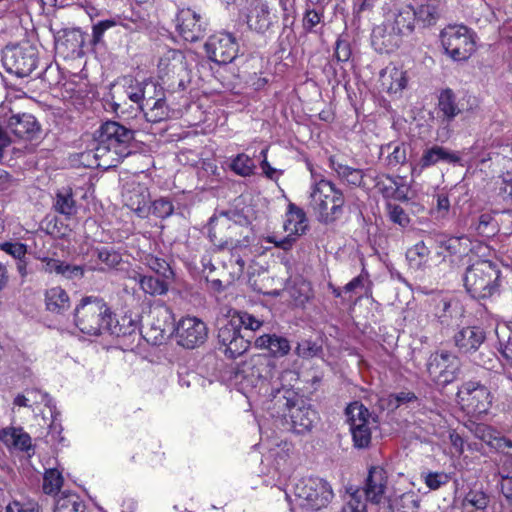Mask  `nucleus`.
<instances>
[{
    "label": "nucleus",
    "instance_id": "obj_1",
    "mask_svg": "<svg viewBox=\"0 0 512 512\" xmlns=\"http://www.w3.org/2000/svg\"><path fill=\"white\" fill-rule=\"evenodd\" d=\"M96 145L81 153V163L87 167H116L132 153L135 131L116 121H107L97 130Z\"/></svg>",
    "mask_w": 512,
    "mask_h": 512
},
{
    "label": "nucleus",
    "instance_id": "obj_2",
    "mask_svg": "<svg viewBox=\"0 0 512 512\" xmlns=\"http://www.w3.org/2000/svg\"><path fill=\"white\" fill-rule=\"evenodd\" d=\"M272 400L285 407L283 417L289 429L297 434L311 431L317 420V412L301 396L290 388L272 387Z\"/></svg>",
    "mask_w": 512,
    "mask_h": 512
},
{
    "label": "nucleus",
    "instance_id": "obj_3",
    "mask_svg": "<svg viewBox=\"0 0 512 512\" xmlns=\"http://www.w3.org/2000/svg\"><path fill=\"white\" fill-rule=\"evenodd\" d=\"M345 197L336 185L325 178L315 181L310 193V207L317 220L331 224L343 215Z\"/></svg>",
    "mask_w": 512,
    "mask_h": 512
},
{
    "label": "nucleus",
    "instance_id": "obj_4",
    "mask_svg": "<svg viewBox=\"0 0 512 512\" xmlns=\"http://www.w3.org/2000/svg\"><path fill=\"white\" fill-rule=\"evenodd\" d=\"M73 315L74 324L82 333L98 336L109 326L112 311L103 298L85 296L75 306Z\"/></svg>",
    "mask_w": 512,
    "mask_h": 512
},
{
    "label": "nucleus",
    "instance_id": "obj_5",
    "mask_svg": "<svg viewBox=\"0 0 512 512\" xmlns=\"http://www.w3.org/2000/svg\"><path fill=\"white\" fill-rule=\"evenodd\" d=\"M500 270L489 260H477L466 268L463 281L466 291L475 299H486L499 290Z\"/></svg>",
    "mask_w": 512,
    "mask_h": 512
},
{
    "label": "nucleus",
    "instance_id": "obj_6",
    "mask_svg": "<svg viewBox=\"0 0 512 512\" xmlns=\"http://www.w3.org/2000/svg\"><path fill=\"white\" fill-rule=\"evenodd\" d=\"M293 493L300 506L313 511L327 507L334 497L331 485L319 477L299 479L294 485Z\"/></svg>",
    "mask_w": 512,
    "mask_h": 512
},
{
    "label": "nucleus",
    "instance_id": "obj_7",
    "mask_svg": "<svg viewBox=\"0 0 512 512\" xmlns=\"http://www.w3.org/2000/svg\"><path fill=\"white\" fill-rule=\"evenodd\" d=\"M38 50L28 41L7 45L2 51L4 69L17 77L29 76L37 67Z\"/></svg>",
    "mask_w": 512,
    "mask_h": 512
},
{
    "label": "nucleus",
    "instance_id": "obj_8",
    "mask_svg": "<svg viewBox=\"0 0 512 512\" xmlns=\"http://www.w3.org/2000/svg\"><path fill=\"white\" fill-rule=\"evenodd\" d=\"M440 41L454 61H465L475 51V33L465 25H448L440 32Z\"/></svg>",
    "mask_w": 512,
    "mask_h": 512
},
{
    "label": "nucleus",
    "instance_id": "obj_9",
    "mask_svg": "<svg viewBox=\"0 0 512 512\" xmlns=\"http://www.w3.org/2000/svg\"><path fill=\"white\" fill-rule=\"evenodd\" d=\"M276 372V364L271 358L256 354L237 367L235 378L247 387L265 386L274 378Z\"/></svg>",
    "mask_w": 512,
    "mask_h": 512
},
{
    "label": "nucleus",
    "instance_id": "obj_10",
    "mask_svg": "<svg viewBox=\"0 0 512 512\" xmlns=\"http://www.w3.org/2000/svg\"><path fill=\"white\" fill-rule=\"evenodd\" d=\"M426 366L430 379L444 387L459 378L462 364L456 355L441 351L431 354Z\"/></svg>",
    "mask_w": 512,
    "mask_h": 512
},
{
    "label": "nucleus",
    "instance_id": "obj_11",
    "mask_svg": "<svg viewBox=\"0 0 512 512\" xmlns=\"http://www.w3.org/2000/svg\"><path fill=\"white\" fill-rule=\"evenodd\" d=\"M217 344L219 351L227 358L235 359L249 349L251 341L241 333L235 321L229 317L218 322Z\"/></svg>",
    "mask_w": 512,
    "mask_h": 512
},
{
    "label": "nucleus",
    "instance_id": "obj_12",
    "mask_svg": "<svg viewBox=\"0 0 512 512\" xmlns=\"http://www.w3.org/2000/svg\"><path fill=\"white\" fill-rule=\"evenodd\" d=\"M457 398L462 408L475 416L486 414L492 403L489 389L477 381H467L461 385Z\"/></svg>",
    "mask_w": 512,
    "mask_h": 512
},
{
    "label": "nucleus",
    "instance_id": "obj_13",
    "mask_svg": "<svg viewBox=\"0 0 512 512\" xmlns=\"http://www.w3.org/2000/svg\"><path fill=\"white\" fill-rule=\"evenodd\" d=\"M354 446L368 448L371 443V413L361 402L355 401L346 408Z\"/></svg>",
    "mask_w": 512,
    "mask_h": 512
},
{
    "label": "nucleus",
    "instance_id": "obj_14",
    "mask_svg": "<svg viewBox=\"0 0 512 512\" xmlns=\"http://www.w3.org/2000/svg\"><path fill=\"white\" fill-rule=\"evenodd\" d=\"M147 341L153 344L162 343L175 331L174 317L169 307L159 305L150 310L148 315Z\"/></svg>",
    "mask_w": 512,
    "mask_h": 512
},
{
    "label": "nucleus",
    "instance_id": "obj_15",
    "mask_svg": "<svg viewBox=\"0 0 512 512\" xmlns=\"http://www.w3.org/2000/svg\"><path fill=\"white\" fill-rule=\"evenodd\" d=\"M240 229L235 223L229 222V219H217L211 217L208 226V237L218 250H235L240 246Z\"/></svg>",
    "mask_w": 512,
    "mask_h": 512
},
{
    "label": "nucleus",
    "instance_id": "obj_16",
    "mask_svg": "<svg viewBox=\"0 0 512 512\" xmlns=\"http://www.w3.org/2000/svg\"><path fill=\"white\" fill-rule=\"evenodd\" d=\"M388 483V473L384 467L370 466L362 487L366 501L375 505L384 504L389 496Z\"/></svg>",
    "mask_w": 512,
    "mask_h": 512
},
{
    "label": "nucleus",
    "instance_id": "obj_17",
    "mask_svg": "<svg viewBox=\"0 0 512 512\" xmlns=\"http://www.w3.org/2000/svg\"><path fill=\"white\" fill-rule=\"evenodd\" d=\"M205 50L211 61L226 65L236 58L239 46L232 34L219 33L209 38L205 44Z\"/></svg>",
    "mask_w": 512,
    "mask_h": 512
},
{
    "label": "nucleus",
    "instance_id": "obj_18",
    "mask_svg": "<svg viewBox=\"0 0 512 512\" xmlns=\"http://www.w3.org/2000/svg\"><path fill=\"white\" fill-rule=\"evenodd\" d=\"M175 331L177 343L186 349H194L204 344L208 335L206 324L196 317L182 318Z\"/></svg>",
    "mask_w": 512,
    "mask_h": 512
},
{
    "label": "nucleus",
    "instance_id": "obj_19",
    "mask_svg": "<svg viewBox=\"0 0 512 512\" xmlns=\"http://www.w3.org/2000/svg\"><path fill=\"white\" fill-rule=\"evenodd\" d=\"M437 114L440 124L448 127L458 116L465 111H469L464 103V99H458L456 93L451 88L442 89L437 97Z\"/></svg>",
    "mask_w": 512,
    "mask_h": 512
},
{
    "label": "nucleus",
    "instance_id": "obj_20",
    "mask_svg": "<svg viewBox=\"0 0 512 512\" xmlns=\"http://www.w3.org/2000/svg\"><path fill=\"white\" fill-rule=\"evenodd\" d=\"M177 20L178 31L186 41L196 42L205 37L208 23L196 11L190 8L182 10Z\"/></svg>",
    "mask_w": 512,
    "mask_h": 512
},
{
    "label": "nucleus",
    "instance_id": "obj_21",
    "mask_svg": "<svg viewBox=\"0 0 512 512\" xmlns=\"http://www.w3.org/2000/svg\"><path fill=\"white\" fill-rule=\"evenodd\" d=\"M6 129L21 139L34 140L41 134L40 124L28 113L12 114L6 121Z\"/></svg>",
    "mask_w": 512,
    "mask_h": 512
},
{
    "label": "nucleus",
    "instance_id": "obj_22",
    "mask_svg": "<svg viewBox=\"0 0 512 512\" xmlns=\"http://www.w3.org/2000/svg\"><path fill=\"white\" fill-rule=\"evenodd\" d=\"M486 339V333L479 326H467L454 335L455 346L462 353L476 352Z\"/></svg>",
    "mask_w": 512,
    "mask_h": 512
},
{
    "label": "nucleus",
    "instance_id": "obj_23",
    "mask_svg": "<svg viewBox=\"0 0 512 512\" xmlns=\"http://www.w3.org/2000/svg\"><path fill=\"white\" fill-rule=\"evenodd\" d=\"M329 167L337 174L343 183L351 187H365L364 177L369 170L350 167L341 162L336 156L329 157Z\"/></svg>",
    "mask_w": 512,
    "mask_h": 512
},
{
    "label": "nucleus",
    "instance_id": "obj_24",
    "mask_svg": "<svg viewBox=\"0 0 512 512\" xmlns=\"http://www.w3.org/2000/svg\"><path fill=\"white\" fill-rule=\"evenodd\" d=\"M254 346L257 349L267 350L273 358H282L291 351L290 341L284 337L273 334H263L254 340Z\"/></svg>",
    "mask_w": 512,
    "mask_h": 512
},
{
    "label": "nucleus",
    "instance_id": "obj_25",
    "mask_svg": "<svg viewBox=\"0 0 512 512\" xmlns=\"http://www.w3.org/2000/svg\"><path fill=\"white\" fill-rule=\"evenodd\" d=\"M460 156L457 152L451 151L443 146L434 145L424 150L418 167L420 172L428 167L434 166L439 162L448 164H456L460 161Z\"/></svg>",
    "mask_w": 512,
    "mask_h": 512
},
{
    "label": "nucleus",
    "instance_id": "obj_26",
    "mask_svg": "<svg viewBox=\"0 0 512 512\" xmlns=\"http://www.w3.org/2000/svg\"><path fill=\"white\" fill-rule=\"evenodd\" d=\"M444 11L441 0H427L414 8L415 21L423 28H429L438 22Z\"/></svg>",
    "mask_w": 512,
    "mask_h": 512
},
{
    "label": "nucleus",
    "instance_id": "obj_27",
    "mask_svg": "<svg viewBox=\"0 0 512 512\" xmlns=\"http://www.w3.org/2000/svg\"><path fill=\"white\" fill-rule=\"evenodd\" d=\"M124 197L126 206L139 217L146 218L150 215V193L146 187L137 185L128 190Z\"/></svg>",
    "mask_w": 512,
    "mask_h": 512
},
{
    "label": "nucleus",
    "instance_id": "obj_28",
    "mask_svg": "<svg viewBox=\"0 0 512 512\" xmlns=\"http://www.w3.org/2000/svg\"><path fill=\"white\" fill-rule=\"evenodd\" d=\"M415 22L414 8L406 5L393 13L391 29L398 36L410 35L415 29Z\"/></svg>",
    "mask_w": 512,
    "mask_h": 512
},
{
    "label": "nucleus",
    "instance_id": "obj_29",
    "mask_svg": "<svg viewBox=\"0 0 512 512\" xmlns=\"http://www.w3.org/2000/svg\"><path fill=\"white\" fill-rule=\"evenodd\" d=\"M109 322L105 332L118 338L135 336L140 330L139 322L131 315H124L120 319H115V315L112 313Z\"/></svg>",
    "mask_w": 512,
    "mask_h": 512
},
{
    "label": "nucleus",
    "instance_id": "obj_30",
    "mask_svg": "<svg viewBox=\"0 0 512 512\" xmlns=\"http://www.w3.org/2000/svg\"><path fill=\"white\" fill-rule=\"evenodd\" d=\"M286 217L284 223V230L286 232L293 233L298 237L305 234L308 226L306 214L302 208L294 203H289Z\"/></svg>",
    "mask_w": 512,
    "mask_h": 512
},
{
    "label": "nucleus",
    "instance_id": "obj_31",
    "mask_svg": "<svg viewBox=\"0 0 512 512\" xmlns=\"http://www.w3.org/2000/svg\"><path fill=\"white\" fill-rule=\"evenodd\" d=\"M45 305L48 311L62 314L70 307L69 295L59 286L52 287L45 293Z\"/></svg>",
    "mask_w": 512,
    "mask_h": 512
},
{
    "label": "nucleus",
    "instance_id": "obj_32",
    "mask_svg": "<svg viewBox=\"0 0 512 512\" xmlns=\"http://www.w3.org/2000/svg\"><path fill=\"white\" fill-rule=\"evenodd\" d=\"M140 288L143 290L145 294H149L151 296L156 295H164L167 293L169 288V283L173 280L170 278L164 277H153L150 275H142L138 274L135 277Z\"/></svg>",
    "mask_w": 512,
    "mask_h": 512
},
{
    "label": "nucleus",
    "instance_id": "obj_33",
    "mask_svg": "<svg viewBox=\"0 0 512 512\" xmlns=\"http://www.w3.org/2000/svg\"><path fill=\"white\" fill-rule=\"evenodd\" d=\"M248 26L258 33L266 32L272 25V17L269 8L264 3L257 4L248 16Z\"/></svg>",
    "mask_w": 512,
    "mask_h": 512
},
{
    "label": "nucleus",
    "instance_id": "obj_34",
    "mask_svg": "<svg viewBox=\"0 0 512 512\" xmlns=\"http://www.w3.org/2000/svg\"><path fill=\"white\" fill-rule=\"evenodd\" d=\"M430 248L421 240L411 246L406 251V260L413 270H423L428 263Z\"/></svg>",
    "mask_w": 512,
    "mask_h": 512
},
{
    "label": "nucleus",
    "instance_id": "obj_35",
    "mask_svg": "<svg viewBox=\"0 0 512 512\" xmlns=\"http://www.w3.org/2000/svg\"><path fill=\"white\" fill-rule=\"evenodd\" d=\"M0 439L21 451L28 452L32 448L31 437L22 428H6L1 431Z\"/></svg>",
    "mask_w": 512,
    "mask_h": 512
},
{
    "label": "nucleus",
    "instance_id": "obj_36",
    "mask_svg": "<svg viewBox=\"0 0 512 512\" xmlns=\"http://www.w3.org/2000/svg\"><path fill=\"white\" fill-rule=\"evenodd\" d=\"M390 512L407 511L412 508H419L420 501L414 493H402L401 495H389L384 503Z\"/></svg>",
    "mask_w": 512,
    "mask_h": 512
},
{
    "label": "nucleus",
    "instance_id": "obj_37",
    "mask_svg": "<svg viewBox=\"0 0 512 512\" xmlns=\"http://www.w3.org/2000/svg\"><path fill=\"white\" fill-rule=\"evenodd\" d=\"M142 111L144 112L146 120L151 123L161 122L169 116V109L166 104L165 96L157 98L156 101L151 104L144 103Z\"/></svg>",
    "mask_w": 512,
    "mask_h": 512
},
{
    "label": "nucleus",
    "instance_id": "obj_38",
    "mask_svg": "<svg viewBox=\"0 0 512 512\" xmlns=\"http://www.w3.org/2000/svg\"><path fill=\"white\" fill-rule=\"evenodd\" d=\"M141 261L158 276L174 279V272L166 259L148 253L142 256Z\"/></svg>",
    "mask_w": 512,
    "mask_h": 512
},
{
    "label": "nucleus",
    "instance_id": "obj_39",
    "mask_svg": "<svg viewBox=\"0 0 512 512\" xmlns=\"http://www.w3.org/2000/svg\"><path fill=\"white\" fill-rule=\"evenodd\" d=\"M230 318L232 321H235V325L241 330L244 328L245 330L257 331L259 330L264 321L255 317L253 314L248 313L247 311L242 310H233L230 312Z\"/></svg>",
    "mask_w": 512,
    "mask_h": 512
},
{
    "label": "nucleus",
    "instance_id": "obj_40",
    "mask_svg": "<svg viewBox=\"0 0 512 512\" xmlns=\"http://www.w3.org/2000/svg\"><path fill=\"white\" fill-rule=\"evenodd\" d=\"M324 18V7H311L306 5L302 18L303 29L308 33H316L317 26L322 23Z\"/></svg>",
    "mask_w": 512,
    "mask_h": 512
},
{
    "label": "nucleus",
    "instance_id": "obj_41",
    "mask_svg": "<svg viewBox=\"0 0 512 512\" xmlns=\"http://www.w3.org/2000/svg\"><path fill=\"white\" fill-rule=\"evenodd\" d=\"M54 208L58 213L65 216L76 213V202L70 189H63L56 194Z\"/></svg>",
    "mask_w": 512,
    "mask_h": 512
},
{
    "label": "nucleus",
    "instance_id": "obj_42",
    "mask_svg": "<svg viewBox=\"0 0 512 512\" xmlns=\"http://www.w3.org/2000/svg\"><path fill=\"white\" fill-rule=\"evenodd\" d=\"M85 505L76 494H64L55 504L54 512H84Z\"/></svg>",
    "mask_w": 512,
    "mask_h": 512
},
{
    "label": "nucleus",
    "instance_id": "obj_43",
    "mask_svg": "<svg viewBox=\"0 0 512 512\" xmlns=\"http://www.w3.org/2000/svg\"><path fill=\"white\" fill-rule=\"evenodd\" d=\"M498 475L501 479L500 487L503 496L512 507V467L511 464H501L498 468Z\"/></svg>",
    "mask_w": 512,
    "mask_h": 512
},
{
    "label": "nucleus",
    "instance_id": "obj_44",
    "mask_svg": "<svg viewBox=\"0 0 512 512\" xmlns=\"http://www.w3.org/2000/svg\"><path fill=\"white\" fill-rule=\"evenodd\" d=\"M322 346L311 339H303L297 343L295 354L303 359H311L322 354Z\"/></svg>",
    "mask_w": 512,
    "mask_h": 512
},
{
    "label": "nucleus",
    "instance_id": "obj_45",
    "mask_svg": "<svg viewBox=\"0 0 512 512\" xmlns=\"http://www.w3.org/2000/svg\"><path fill=\"white\" fill-rule=\"evenodd\" d=\"M150 214L154 215L159 219H166L170 217L174 212V206L169 198L161 197L154 200L149 205Z\"/></svg>",
    "mask_w": 512,
    "mask_h": 512
},
{
    "label": "nucleus",
    "instance_id": "obj_46",
    "mask_svg": "<svg viewBox=\"0 0 512 512\" xmlns=\"http://www.w3.org/2000/svg\"><path fill=\"white\" fill-rule=\"evenodd\" d=\"M231 169L238 175L246 177L250 176L253 173L255 168V164L253 159H251L246 154H239L233 159L231 165Z\"/></svg>",
    "mask_w": 512,
    "mask_h": 512
},
{
    "label": "nucleus",
    "instance_id": "obj_47",
    "mask_svg": "<svg viewBox=\"0 0 512 512\" xmlns=\"http://www.w3.org/2000/svg\"><path fill=\"white\" fill-rule=\"evenodd\" d=\"M467 427L476 438L490 446L494 445L493 441L497 439V436L495 435V431L490 426L483 423L472 422L470 425H467Z\"/></svg>",
    "mask_w": 512,
    "mask_h": 512
},
{
    "label": "nucleus",
    "instance_id": "obj_48",
    "mask_svg": "<svg viewBox=\"0 0 512 512\" xmlns=\"http://www.w3.org/2000/svg\"><path fill=\"white\" fill-rule=\"evenodd\" d=\"M63 484V478L56 469H49L45 472L43 490L46 494L57 493Z\"/></svg>",
    "mask_w": 512,
    "mask_h": 512
},
{
    "label": "nucleus",
    "instance_id": "obj_49",
    "mask_svg": "<svg viewBox=\"0 0 512 512\" xmlns=\"http://www.w3.org/2000/svg\"><path fill=\"white\" fill-rule=\"evenodd\" d=\"M142 91H144L143 104L156 101L157 98L165 96L164 89L152 80H146L141 82Z\"/></svg>",
    "mask_w": 512,
    "mask_h": 512
},
{
    "label": "nucleus",
    "instance_id": "obj_50",
    "mask_svg": "<svg viewBox=\"0 0 512 512\" xmlns=\"http://www.w3.org/2000/svg\"><path fill=\"white\" fill-rule=\"evenodd\" d=\"M489 503V497L479 490H470L464 497L463 505L471 506L478 510H484Z\"/></svg>",
    "mask_w": 512,
    "mask_h": 512
},
{
    "label": "nucleus",
    "instance_id": "obj_51",
    "mask_svg": "<svg viewBox=\"0 0 512 512\" xmlns=\"http://www.w3.org/2000/svg\"><path fill=\"white\" fill-rule=\"evenodd\" d=\"M231 251V257L229 259V271H228V279H226L227 284L233 283L235 280H238L244 272L245 261L239 256L236 255L233 250Z\"/></svg>",
    "mask_w": 512,
    "mask_h": 512
},
{
    "label": "nucleus",
    "instance_id": "obj_52",
    "mask_svg": "<svg viewBox=\"0 0 512 512\" xmlns=\"http://www.w3.org/2000/svg\"><path fill=\"white\" fill-rule=\"evenodd\" d=\"M346 493L349 495L350 499L347 502L348 505L352 506L354 511L356 512H366V500L362 499V495H364L362 488H359L354 485H350L346 487Z\"/></svg>",
    "mask_w": 512,
    "mask_h": 512
},
{
    "label": "nucleus",
    "instance_id": "obj_53",
    "mask_svg": "<svg viewBox=\"0 0 512 512\" xmlns=\"http://www.w3.org/2000/svg\"><path fill=\"white\" fill-rule=\"evenodd\" d=\"M279 5L282 10V25L283 30L292 28L296 20V9L294 1L279 0Z\"/></svg>",
    "mask_w": 512,
    "mask_h": 512
},
{
    "label": "nucleus",
    "instance_id": "obj_54",
    "mask_svg": "<svg viewBox=\"0 0 512 512\" xmlns=\"http://www.w3.org/2000/svg\"><path fill=\"white\" fill-rule=\"evenodd\" d=\"M97 259L105 264L107 268L116 267L122 260L121 255L113 249L102 247L97 249Z\"/></svg>",
    "mask_w": 512,
    "mask_h": 512
},
{
    "label": "nucleus",
    "instance_id": "obj_55",
    "mask_svg": "<svg viewBox=\"0 0 512 512\" xmlns=\"http://www.w3.org/2000/svg\"><path fill=\"white\" fill-rule=\"evenodd\" d=\"M417 396L415 393L410 391H401L399 393L390 394L387 401H388V408L390 410H396L403 404H407L410 402L417 401Z\"/></svg>",
    "mask_w": 512,
    "mask_h": 512
},
{
    "label": "nucleus",
    "instance_id": "obj_56",
    "mask_svg": "<svg viewBox=\"0 0 512 512\" xmlns=\"http://www.w3.org/2000/svg\"><path fill=\"white\" fill-rule=\"evenodd\" d=\"M387 209L389 219L394 224H397L403 228L409 225L410 217L401 206L396 204H388Z\"/></svg>",
    "mask_w": 512,
    "mask_h": 512
},
{
    "label": "nucleus",
    "instance_id": "obj_57",
    "mask_svg": "<svg viewBox=\"0 0 512 512\" xmlns=\"http://www.w3.org/2000/svg\"><path fill=\"white\" fill-rule=\"evenodd\" d=\"M425 484L431 490H437L441 486L446 485L450 477L444 472H428L422 473Z\"/></svg>",
    "mask_w": 512,
    "mask_h": 512
},
{
    "label": "nucleus",
    "instance_id": "obj_58",
    "mask_svg": "<svg viewBox=\"0 0 512 512\" xmlns=\"http://www.w3.org/2000/svg\"><path fill=\"white\" fill-rule=\"evenodd\" d=\"M467 240L466 237H450L448 239H438L437 244L440 249H443L450 255L461 254L463 251L461 249L462 241Z\"/></svg>",
    "mask_w": 512,
    "mask_h": 512
},
{
    "label": "nucleus",
    "instance_id": "obj_59",
    "mask_svg": "<svg viewBox=\"0 0 512 512\" xmlns=\"http://www.w3.org/2000/svg\"><path fill=\"white\" fill-rule=\"evenodd\" d=\"M389 77L391 82L388 85V90L393 93H397L403 90L407 85L406 73L396 67L390 70Z\"/></svg>",
    "mask_w": 512,
    "mask_h": 512
},
{
    "label": "nucleus",
    "instance_id": "obj_60",
    "mask_svg": "<svg viewBox=\"0 0 512 512\" xmlns=\"http://www.w3.org/2000/svg\"><path fill=\"white\" fill-rule=\"evenodd\" d=\"M117 25V22L113 19H106L99 21L98 23L94 24L92 27V39L91 44L96 46L100 43H102L103 35L104 33Z\"/></svg>",
    "mask_w": 512,
    "mask_h": 512
},
{
    "label": "nucleus",
    "instance_id": "obj_61",
    "mask_svg": "<svg viewBox=\"0 0 512 512\" xmlns=\"http://www.w3.org/2000/svg\"><path fill=\"white\" fill-rule=\"evenodd\" d=\"M0 251L11 255L15 260L28 254L27 246L18 241H7L0 243Z\"/></svg>",
    "mask_w": 512,
    "mask_h": 512
},
{
    "label": "nucleus",
    "instance_id": "obj_62",
    "mask_svg": "<svg viewBox=\"0 0 512 512\" xmlns=\"http://www.w3.org/2000/svg\"><path fill=\"white\" fill-rule=\"evenodd\" d=\"M351 54L352 52L349 42L343 39L341 36L338 37L334 48V59L337 62L344 63L350 59Z\"/></svg>",
    "mask_w": 512,
    "mask_h": 512
},
{
    "label": "nucleus",
    "instance_id": "obj_63",
    "mask_svg": "<svg viewBox=\"0 0 512 512\" xmlns=\"http://www.w3.org/2000/svg\"><path fill=\"white\" fill-rule=\"evenodd\" d=\"M388 148H393L392 152L389 153L387 157L388 165L390 166H397L400 164H404L406 161V149L403 145L396 144L392 145L390 144Z\"/></svg>",
    "mask_w": 512,
    "mask_h": 512
},
{
    "label": "nucleus",
    "instance_id": "obj_64",
    "mask_svg": "<svg viewBox=\"0 0 512 512\" xmlns=\"http://www.w3.org/2000/svg\"><path fill=\"white\" fill-rule=\"evenodd\" d=\"M6 512H39V506L33 501H13L6 507Z\"/></svg>",
    "mask_w": 512,
    "mask_h": 512
}]
</instances>
